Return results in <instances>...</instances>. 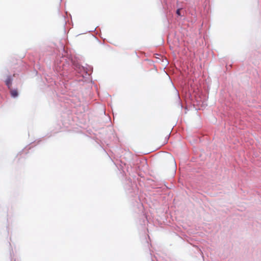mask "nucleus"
<instances>
[{
	"label": "nucleus",
	"mask_w": 261,
	"mask_h": 261,
	"mask_svg": "<svg viewBox=\"0 0 261 261\" xmlns=\"http://www.w3.org/2000/svg\"><path fill=\"white\" fill-rule=\"evenodd\" d=\"M12 79L10 76H8L5 81V84L7 86L9 89H10L12 86Z\"/></svg>",
	"instance_id": "1"
},
{
	"label": "nucleus",
	"mask_w": 261,
	"mask_h": 261,
	"mask_svg": "<svg viewBox=\"0 0 261 261\" xmlns=\"http://www.w3.org/2000/svg\"><path fill=\"white\" fill-rule=\"evenodd\" d=\"M180 9H177V11H176V14L178 15H180Z\"/></svg>",
	"instance_id": "3"
},
{
	"label": "nucleus",
	"mask_w": 261,
	"mask_h": 261,
	"mask_svg": "<svg viewBox=\"0 0 261 261\" xmlns=\"http://www.w3.org/2000/svg\"><path fill=\"white\" fill-rule=\"evenodd\" d=\"M9 90H10V92L11 97H12L13 98H15L18 96V93L17 90L12 89H11V88Z\"/></svg>",
	"instance_id": "2"
}]
</instances>
